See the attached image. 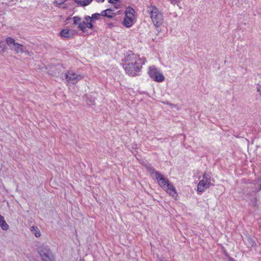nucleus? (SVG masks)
I'll return each mask as SVG.
<instances>
[{"mask_svg":"<svg viewBox=\"0 0 261 261\" xmlns=\"http://www.w3.org/2000/svg\"><path fill=\"white\" fill-rule=\"evenodd\" d=\"M144 63V61L136 55L130 54L125 57L123 67L128 74L134 76L140 71L142 66Z\"/></svg>","mask_w":261,"mask_h":261,"instance_id":"obj_1","label":"nucleus"},{"mask_svg":"<svg viewBox=\"0 0 261 261\" xmlns=\"http://www.w3.org/2000/svg\"><path fill=\"white\" fill-rule=\"evenodd\" d=\"M256 90L259 95L261 96V81L257 84Z\"/></svg>","mask_w":261,"mask_h":261,"instance_id":"obj_19","label":"nucleus"},{"mask_svg":"<svg viewBox=\"0 0 261 261\" xmlns=\"http://www.w3.org/2000/svg\"><path fill=\"white\" fill-rule=\"evenodd\" d=\"M67 1V0H56L54 2V4L56 6H60Z\"/></svg>","mask_w":261,"mask_h":261,"instance_id":"obj_18","label":"nucleus"},{"mask_svg":"<svg viewBox=\"0 0 261 261\" xmlns=\"http://www.w3.org/2000/svg\"><path fill=\"white\" fill-rule=\"evenodd\" d=\"M155 178L160 186L165 190L169 195L174 196L176 193V190L173 185L169 182V180L164 177L160 172H155Z\"/></svg>","mask_w":261,"mask_h":261,"instance_id":"obj_2","label":"nucleus"},{"mask_svg":"<svg viewBox=\"0 0 261 261\" xmlns=\"http://www.w3.org/2000/svg\"><path fill=\"white\" fill-rule=\"evenodd\" d=\"M100 16L99 13H95L92 15L91 17L89 16H86L85 17V19L87 22V27L89 29L93 28V24L92 23V21L97 20L98 19L99 17Z\"/></svg>","mask_w":261,"mask_h":261,"instance_id":"obj_10","label":"nucleus"},{"mask_svg":"<svg viewBox=\"0 0 261 261\" xmlns=\"http://www.w3.org/2000/svg\"><path fill=\"white\" fill-rule=\"evenodd\" d=\"M148 171H149V172L151 174H155V172H158V171H156L154 169H153L152 168H148Z\"/></svg>","mask_w":261,"mask_h":261,"instance_id":"obj_22","label":"nucleus"},{"mask_svg":"<svg viewBox=\"0 0 261 261\" xmlns=\"http://www.w3.org/2000/svg\"><path fill=\"white\" fill-rule=\"evenodd\" d=\"M62 37L65 38H70L73 35V32L68 29H63L60 32Z\"/></svg>","mask_w":261,"mask_h":261,"instance_id":"obj_11","label":"nucleus"},{"mask_svg":"<svg viewBox=\"0 0 261 261\" xmlns=\"http://www.w3.org/2000/svg\"><path fill=\"white\" fill-rule=\"evenodd\" d=\"M92 0H74V2L78 5L84 7L89 5Z\"/></svg>","mask_w":261,"mask_h":261,"instance_id":"obj_13","label":"nucleus"},{"mask_svg":"<svg viewBox=\"0 0 261 261\" xmlns=\"http://www.w3.org/2000/svg\"><path fill=\"white\" fill-rule=\"evenodd\" d=\"M118 1V0H109V2L112 4H115Z\"/></svg>","mask_w":261,"mask_h":261,"instance_id":"obj_23","label":"nucleus"},{"mask_svg":"<svg viewBox=\"0 0 261 261\" xmlns=\"http://www.w3.org/2000/svg\"><path fill=\"white\" fill-rule=\"evenodd\" d=\"M65 77L68 84H75L83 78V75L78 74L72 71H67L65 73Z\"/></svg>","mask_w":261,"mask_h":261,"instance_id":"obj_8","label":"nucleus"},{"mask_svg":"<svg viewBox=\"0 0 261 261\" xmlns=\"http://www.w3.org/2000/svg\"><path fill=\"white\" fill-rule=\"evenodd\" d=\"M24 52H25V53H27V54H28V55L29 54V52L28 51H25V50H24Z\"/></svg>","mask_w":261,"mask_h":261,"instance_id":"obj_26","label":"nucleus"},{"mask_svg":"<svg viewBox=\"0 0 261 261\" xmlns=\"http://www.w3.org/2000/svg\"><path fill=\"white\" fill-rule=\"evenodd\" d=\"M31 231L36 237L40 236V232L39 229L36 227L32 226L31 227Z\"/></svg>","mask_w":261,"mask_h":261,"instance_id":"obj_16","label":"nucleus"},{"mask_svg":"<svg viewBox=\"0 0 261 261\" xmlns=\"http://www.w3.org/2000/svg\"><path fill=\"white\" fill-rule=\"evenodd\" d=\"M135 11L131 8H127L125 11V16L133 18Z\"/></svg>","mask_w":261,"mask_h":261,"instance_id":"obj_15","label":"nucleus"},{"mask_svg":"<svg viewBox=\"0 0 261 261\" xmlns=\"http://www.w3.org/2000/svg\"><path fill=\"white\" fill-rule=\"evenodd\" d=\"M97 2H103L105 0H96Z\"/></svg>","mask_w":261,"mask_h":261,"instance_id":"obj_25","label":"nucleus"},{"mask_svg":"<svg viewBox=\"0 0 261 261\" xmlns=\"http://www.w3.org/2000/svg\"><path fill=\"white\" fill-rule=\"evenodd\" d=\"M160 261H165V260H163V259H161V260H160Z\"/></svg>","mask_w":261,"mask_h":261,"instance_id":"obj_27","label":"nucleus"},{"mask_svg":"<svg viewBox=\"0 0 261 261\" xmlns=\"http://www.w3.org/2000/svg\"><path fill=\"white\" fill-rule=\"evenodd\" d=\"M123 24L127 28L130 27L133 24V18L125 16L124 19Z\"/></svg>","mask_w":261,"mask_h":261,"instance_id":"obj_14","label":"nucleus"},{"mask_svg":"<svg viewBox=\"0 0 261 261\" xmlns=\"http://www.w3.org/2000/svg\"><path fill=\"white\" fill-rule=\"evenodd\" d=\"M6 42L10 49L15 51L16 54L24 53V47L20 44L15 42V40L11 37H7Z\"/></svg>","mask_w":261,"mask_h":261,"instance_id":"obj_7","label":"nucleus"},{"mask_svg":"<svg viewBox=\"0 0 261 261\" xmlns=\"http://www.w3.org/2000/svg\"><path fill=\"white\" fill-rule=\"evenodd\" d=\"M0 226L4 230H7L9 228V225L4 220V217L0 214Z\"/></svg>","mask_w":261,"mask_h":261,"instance_id":"obj_12","label":"nucleus"},{"mask_svg":"<svg viewBox=\"0 0 261 261\" xmlns=\"http://www.w3.org/2000/svg\"><path fill=\"white\" fill-rule=\"evenodd\" d=\"M72 19L73 21V24H78L77 28L81 31L84 32L86 28H88L87 27V22L85 19L84 21H82V19L80 17L74 16L73 17Z\"/></svg>","mask_w":261,"mask_h":261,"instance_id":"obj_9","label":"nucleus"},{"mask_svg":"<svg viewBox=\"0 0 261 261\" xmlns=\"http://www.w3.org/2000/svg\"><path fill=\"white\" fill-rule=\"evenodd\" d=\"M107 12H108L107 14H109V16H106L108 18H113L115 15L114 13L112 12V10L111 9H107Z\"/></svg>","mask_w":261,"mask_h":261,"instance_id":"obj_17","label":"nucleus"},{"mask_svg":"<svg viewBox=\"0 0 261 261\" xmlns=\"http://www.w3.org/2000/svg\"><path fill=\"white\" fill-rule=\"evenodd\" d=\"M7 49V47L4 44H1V42L0 41V51L5 52Z\"/></svg>","mask_w":261,"mask_h":261,"instance_id":"obj_20","label":"nucleus"},{"mask_svg":"<svg viewBox=\"0 0 261 261\" xmlns=\"http://www.w3.org/2000/svg\"><path fill=\"white\" fill-rule=\"evenodd\" d=\"M148 11L154 25L156 28L160 27L164 22L162 13L154 6L148 7Z\"/></svg>","mask_w":261,"mask_h":261,"instance_id":"obj_3","label":"nucleus"},{"mask_svg":"<svg viewBox=\"0 0 261 261\" xmlns=\"http://www.w3.org/2000/svg\"><path fill=\"white\" fill-rule=\"evenodd\" d=\"M177 1L178 0H171V3L172 4H175Z\"/></svg>","mask_w":261,"mask_h":261,"instance_id":"obj_24","label":"nucleus"},{"mask_svg":"<svg viewBox=\"0 0 261 261\" xmlns=\"http://www.w3.org/2000/svg\"><path fill=\"white\" fill-rule=\"evenodd\" d=\"M148 73L149 76L156 82H162L165 80V77L162 73L158 70L154 66L149 67Z\"/></svg>","mask_w":261,"mask_h":261,"instance_id":"obj_5","label":"nucleus"},{"mask_svg":"<svg viewBox=\"0 0 261 261\" xmlns=\"http://www.w3.org/2000/svg\"><path fill=\"white\" fill-rule=\"evenodd\" d=\"M212 181H214V180L212 179L209 174H204L203 179L199 182L197 185V191L199 192H204L205 189L213 185L212 182Z\"/></svg>","mask_w":261,"mask_h":261,"instance_id":"obj_4","label":"nucleus"},{"mask_svg":"<svg viewBox=\"0 0 261 261\" xmlns=\"http://www.w3.org/2000/svg\"><path fill=\"white\" fill-rule=\"evenodd\" d=\"M38 252L43 261H54L53 254L47 246L42 245L39 248Z\"/></svg>","mask_w":261,"mask_h":261,"instance_id":"obj_6","label":"nucleus"},{"mask_svg":"<svg viewBox=\"0 0 261 261\" xmlns=\"http://www.w3.org/2000/svg\"><path fill=\"white\" fill-rule=\"evenodd\" d=\"M108 12H107V10H104V11H102L101 13L100 14V16H109V14H107Z\"/></svg>","mask_w":261,"mask_h":261,"instance_id":"obj_21","label":"nucleus"}]
</instances>
